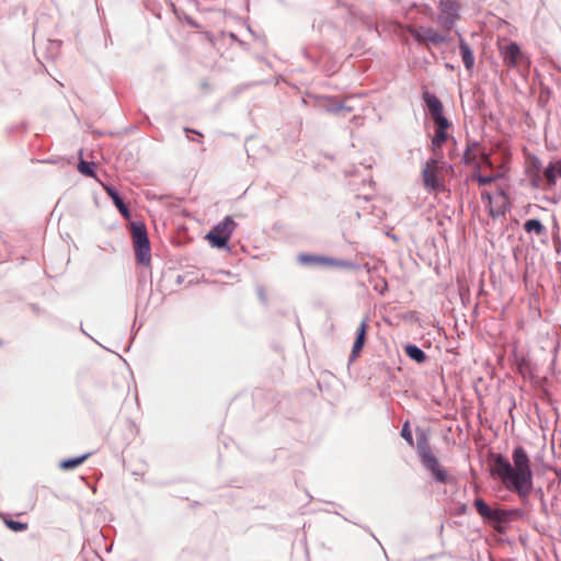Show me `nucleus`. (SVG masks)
<instances>
[{"label":"nucleus","instance_id":"obj_26","mask_svg":"<svg viewBox=\"0 0 561 561\" xmlns=\"http://www.w3.org/2000/svg\"><path fill=\"white\" fill-rule=\"evenodd\" d=\"M477 164H480L481 167V172L485 169H490V170H493L494 169V164H493V161L491 160L490 156L485 152L481 153V158H480V161L477 162ZM478 165H476L477 168Z\"/></svg>","mask_w":561,"mask_h":561},{"label":"nucleus","instance_id":"obj_8","mask_svg":"<svg viewBox=\"0 0 561 561\" xmlns=\"http://www.w3.org/2000/svg\"><path fill=\"white\" fill-rule=\"evenodd\" d=\"M423 99L426 103L432 119L436 125L445 126L447 118L443 115V104L434 94L425 92Z\"/></svg>","mask_w":561,"mask_h":561},{"label":"nucleus","instance_id":"obj_28","mask_svg":"<svg viewBox=\"0 0 561 561\" xmlns=\"http://www.w3.org/2000/svg\"><path fill=\"white\" fill-rule=\"evenodd\" d=\"M401 436L407 440V443L410 446H413L414 440H413L412 432H411V428H410V425L408 422H405L403 424V427L401 430Z\"/></svg>","mask_w":561,"mask_h":561},{"label":"nucleus","instance_id":"obj_6","mask_svg":"<svg viewBox=\"0 0 561 561\" xmlns=\"http://www.w3.org/2000/svg\"><path fill=\"white\" fill-rule=\"evenodd\" d=\"M459 8L457 0H440L437 22L449 31L458 19Z\"/></svg>","mask_w":561,"mask_h":561},{"label":"nucleus","instance_id":"obj_14","mask_svg":"<svg viewBox=\"0 0 561 561\" xmlns=\"http://www.w3.org/2000/svg\"><path fill=\"white\" fill-rule=\"evenodd\" d=\"M518 516H519L518 511H505V510L495 508L492 511L490 519L494 520L499 524H502V523H507V522L514 520Z\"/></svg>","mask_w":561,"mask_h":561},{"label":"nucleus","instance_id":"obj_16","mask_svg":"<svg viewBox=\"0 0 561 561\" xmlns=\"http://www.w3.org/2000/svg\"><path fill=\"white\" fill-rule=\"evenodd\" d=\"M423 36L425 44L438 45L446 41V36L432 27H423Z\"/></svg>","mask_w":561,"mask_h":561},{"label":"nucleus","instance_id":"obj_24","mask_svg":"<svg viewBox=\"0 0 561 561\" xmlns=\"http://www.w3.org/2000/svg\"><path fill=\"white\" fill-rule=\"evenodd\" d=\"M471 179L477 181L479 186H484L494 182V178H489L488 175L482 174L480 164H478L477 170L473 172Z\"/></svg>","mask_w":561,"mask_h":561},{"label":"nucleus","instance_id":"obj_7","mask_svg":"<svg viewBox=\"0 0 561 561\" xmlns=\"http://www.w3.org/2000/svg\"><path fill=\"white\" fill-rule=\"evenodd\" d=\"M298 261L304 265H320L325 267H348L350 264L347 262L328 257V256H319L312 254L302 253L298 256Z\"/></svg>","mask_w":561,"mask_h":561},{"label":"nucleus","instance_id":"obj_1","mask_svg":"<svg viewBox=\"0 0 561 561\" xmlns=\"http://www.w3.org/2000/svg\"><path fill=\"white\" fill-rule=\"evenodd\" d=\"M512 459L513 465L501 454L493 455L491 473L499 478L508 490L526 497L533 488L530 459L522 446L514 448Z\"/></svg>","mask_w":561,"mask_h":561},{"label":"nucleus","instance_id":"obj_31","mask_svg":"<svg viewBox=\"0 0 561 561\" xmlns=\"http://www.w3.org/2000/svg\"><path fill=\"white\" fill-rule=\"evenodd\" d=\"M531 184L534 187H537V188H540V187L548 188L546 186V181L543 182V180L540 178L539 174H536L531 178Z\"/></svg>","mask_w":561,"mask_h":561},{"label":"nucleus","instance_id":"obj_18","mask_svg":"<svg viewBox=\"0 0 561 561\" xmlns=\"http://www.w3.org/2000/svg\"><path fill=\"white\" fill-rule=\"evenodd\" d=\"M134 249L137 262L142 265H149L151 260L150 243Z\"/></svg>","mask_w":561,"mask_h":561},{"label":"nucleus","instance_id":"obj_30","mask_svg":"<svg viewBox=\"0 0 561 561\" xmlns=\"http://www.w3.org/2000/svg\"><path fill=\"white\" fill-rule=\"evenodd\" d=\"M346 108L343 104L340 103H332L327 107V111L334 114H340L344 112Z\"/></svg>","mask_w":561,"mask_h":561},{"label":"nucleus","instance_id":"obj_17","mask_svg":"<svg viewBox=\"0 0 561 561\" xmlns=\"http://www.w3.org/2000/svg\"><path fill=\"white\" fill-rule=\"evenodd\" d=\"M404 353L414 362L422 364L427 359L426 354L416 345L407 344L404 346Z\"/></svg>","mask_w":561,"mask_h":561},{"label":"nucleus","instance_id":"obj_2","mask_svg":"<svg viewBox=\"0 0 561 561\" xmlns=\"http://www.w3.org/2000/svg\"><path fill=\"white\" fill-rule=\"evenodd\" d=\"M416 448L424 468L431 471L437 481L446 482L448 474L446 470L439 465L437 458L433 455L428 439L425 435H422L417 439Z\"/></svg>","mask_w":561,"mask_h":561},{"label":"nucleus","instance_id":"obj_23","mask_svg":"<svg viewBox=\"0 0 561 561\" xmlns=\"http://www.w3.org/2000/svg\"><path fill=\"white\" fill-rule=\"evenodd\" d=\"M477 512L483 517L490 519L492 508L480 497L474 500Z\"/></svg>","mask_w":561,"mask_h":561},{"label":"nucleus","instance_id":"obj_3","mask_svg":"<svg viewBox=\"0 0 561 561\" xmlns=\"http://www.w3.org/2000/svg\"><path fill=\"white\" fill-rule=\"evenodd\" d=\"M236 226L237 225L233 219L230 216H227L208 232L207 239L211 245L224 248L230 239Z\"/></svg>","mask_w":561,"mask_h":561},{"label":"nucleus","instance_id":"obj_11","mask_svg":"<svg viewBox=\"0 0 561 561\" xmlns=\"http://www.w3.org/2000/svg\"><path fill=\"white\" fill-rule=\"evenodd\" d=\"M450 123L448 119L445 122V126L437 125V128L435 130V135L432 140V149L434 151L435 156H439L438 150L442 148L444 142L447 140V129L449 128Z\"/></svg>","mask_w":561,"mask_h":561},{"label":"nucleus","instance_id":"obj_32","mask_svg":"<svg viewBox=\"0 0 561 561\" xmlns=\"http://www.w3.org/2000/svg\"><path fill=\"white\" fill-rule=\"evenodd\" d=\"M489 178H494V181H496L497 179L502 178L503 176V172L497 170L496 172L488 175Z\"/></svg>","mask_w":561,"mask_h":561},{"label":"nucleus","instance_id":"obj_33","mask_svg":"<svg viewBox=\"0 0 561 561\" xmlns=\"http://www.w3.org/2000/svg\"><path fill=\"white\" fill-rule=\"evenodd\" d=\"M494 529H495L496 531H500V533H501V531H503V529H502L500 526H497V525H496V526H494Z\"/></svg>","mask_w":561,"mask_h":561},{"label":"nucleus","instance_id":"obj_27","mask_svg":"<svg viewBox=\"0 0 561 561\" xmlns=\"http://www.w3.org/2000/svg\"><path fill=\"white\" fill-rule=\"evenodd\" d=\"M408 31L414 37L415 41H417L421 44H425L423 36V26H410Z\"/></svg>","mask_w":561,"mask_h":561},{"label":"nucleus","instance_id":"obj_19","mask_svg":"<svg viewBox=\"0 0 561 561\" xmlns=\"http://www.w3.org/2000/svg\"><path fill=\"white\" fill-rule=\"evenodd\" d=\"M459 50H460V55H461L465 67L467 69H471L474 64V57H473V54H472L469 45L466 44L465 42H460Z\"/></svg>","mask_w":561,"mask_h":561},{"label":"nucleus","instance_id":"obj_13","mask_svg":"<svg viewBox=\"0 0 561 561\" xmlns=\"http://www.w3.org/2000/svg\"><path fill=\"white\" fill-rule=\"evenodd\" d=\"M546 186L551 188L556 185L557 179L561 176V161L550 163L543 173Z\"/></svg>","mask_w":561,"mask_h":561},{"label":"nucleus","instance_id":"obj_12","mask_svg":"<svg viewBox=\"0 0 561 561\" xmlns=\"http://www.w3.org/2000/svg\"><path fill=\"white\" fill-rule=\"evenodd\" d=\"M131 237L134 248L146 245L149 243L148 234L145 225L133 222L131 224Z\"/></svg>","mask_w":561,"mask_h":561},{"label":"nucleus","instance_id":"obj_9","mask_svg":"<svg viewBox=\"0 0 561 561\" xmlns=\"http://www.w3.org/2000/svg\"><path fill=\"white\" fill-rule=\"evenodd\" d=\"M504 60L507 67L525 66V57L517 44L511 43L504 49Z\"/></svg>","mask_w":561,"mask_h":561},{"label":"nucleus","instance_id":"obj_25","mask_svg":"<svg viewBox=\"0 0 561 561\" xmlns=\"http://www.w3.org/2000/svg\"><path fill=\"white\" fill-rule=\"evenodd\" d=\"M94 164L81 160L78 164V171L85 176H94Z\"/></svg>","mask_w":561,"mask_h":561},{"label":"nucleus","instance_id":"obj_10","mask_svg":"<svg viewBox=\"0 0 561 561\" xmlns=\"http://www.w3.org/2000/svg\"><path fill=\"white\" fill-rule=\"evenodd\" d=\"M368 324L366 321H362L357 329L356 339L353 344L351 359H355L364 347Z\"/></svg>","mask_w":561,"mask_h":561},{"label":"nucleus","instance_id":"obj_4","mask_svg":"<svg viewBox=\"0 0 561 561\" xmlns=\"http://www.w3.org/2000/svg\"><path fill=\"white\" fill-rule=\"evenodd\" d=\"M481 197L488 202L490 215L493 217L504 215L510 208V198L504 187H499L494 195L482 192Z\"/></svg>","mask_w":561,"mask_h":561},{"label":"nucleus","instance_id":"obj_5","mask_svg":"<svg viewBox=\"0 0 561 561\" xmlns=\"http://www.w3.org/2000/svg\"><path fill=\"white\" fill-rule=\"evenodd\" d=\"M439 172V156H435L425 162L422 169V179L426 188L435 191L440 187Z\"/></svg>","mask_w":561,"mask_h":561},{"label":"nucleus","instance_id":"obj_29","mask_svg":"<svg viewBox=\"0 0 561 561\" xmlns=\"http://www.w3.org/2000/svg\"><path fill=\"white\" fill-rule=\"evenodd\" d=\"M5 525L11 530H14V531H23V530L27 529V524L26 523L15 522V520H12V519L5 520Z\"/></svg>","mask_w":561,"mask_h":561},{"label":"nucleus","instance_id":"obj_20","mask_svg":"<svg viewBox=\"0 0 561 561\" xmlns=\"http://www.w3.org/2000/svg\"><path fill=\"white\" fill-rule=\"evenodd\" d=\"M91 454L88 453V454H84L80 457H75V458H69V459H65L62 460L60 463H59V467L62 469V470H72L77 467H79L80 465H82L90 456Z\"/></svg>","mask_w":561,"mask_h":561},{"label":"nucleus","instance_id":"obj_21","mask_svg":"<svg viewBox=\"0 0 561 561\" xmlns=\"http://www.w3.org/2000/svg\"><path fill=\"white\" fill-rule=\"evenodd\" d=\"M524 229L531 233H536L537 236H542L546 232L545 226L538 219H529L524 224Z\"/></svg>","mask_w":561,"mask_h":561},{"label":"nucleus","instance_id":"obj_22","mask_svg":"<svg viewBox=\"0 0 561 561\" xmlns=\"http://www.w3.org/2000/svg\"><path fill=\"white\" fill-rule=\"evenodd\" d=\"M107 192H108V195L112 197L114 204L116 205V207L121 211V214L125 218H128L129 217V210H128L127 206L125 205V203L123 202V199L119 197L118 193L115 192L114 190H107Z\"/></svg>","mask_w":561,"mask_h":561},{"label":"nucleus","instance_id":"obj_15","mask_svg":"<svg viewBox=\"0 0 561 561\" xmlns=\"http://www.w3.org/2000/svg\"><path fill=\"white\" fill-rule=\"evenodd\" d=\"M481 153L483 152L480 150L479 142L469 144L463 153L462 160L466 164H472L477 161L478 157L481 158Z\"/></svg>","mask_w":561,"mask_h":561}]
</instances>
